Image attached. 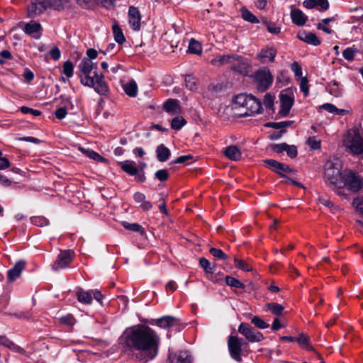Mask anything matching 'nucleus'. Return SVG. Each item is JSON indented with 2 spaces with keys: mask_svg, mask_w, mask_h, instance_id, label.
Here are the masks:
<instances>
[{
  "mask_svg": "<svg viewBox=\"0 0 363 363\" xmlns=\"http://www.w3.org/2000/svg\"><path fill=\"white\" fill-rule=\"evenodd\" d=\"M119 340L124 352L135 362L147 363L159 354L160 336L147 325L138 324L128 327Z\"/></svg>",
  "mask_w": 363,
  "mask_h": 363,
  "instance_id": "nucleus-1",
  "label": "nucleus"
},
{
  "mask_svg": "<svg viewBox=\"0 0 363 363\" xmlns=\"http://www.w3.org/2000/svg\"><path fill=\"white\" fill-rule=\"evenodd\" d=\"M233 109L240 117H247L262 113L260 100L251 94H240L233 100Z\"/></svg>",
  "mask_w": 363,
  "mask_h": 363,
  "instance_id": "nucleus-2",
  "label": "nucleus"
},
{
  "mask_svg": "<svg viewBox=\"0 0 363 363\" xmlns=\"http://www.w3.org/2000/svg\"><path fill=\"white\" fill-rule=\"evenodd\" d=\"M338 160H328L324 165V178L326 182L334 189L341 187L342 184L343 171Z\"/></svg>",
  "mask_w": 363,
  "mask_h": 363,
  "instance_id": "nucleus-3",
  "label": "nucleus"
},
{
  "mask_svg": "<svg viewBox=\"0 0 363 363\" xmlns=\"http://www.w3.org/2000/svg\"><path fill=\"white\" fill-rule=\"evenodd\" d=\"M228 348L230 357L238 362H241L242 357L247 356L250 351L247 342L236 335L228 337Z\"/></svg>",
  "mask_w": 363,
  "mask_h": 363,
  "instance_id": "nucleus-4",
  "label": "nucleus"
},
{
  "mask_svg": "<svg viewBox=\"0 0 363 363\" xmlns=\"http://www.w3.org/2000/svg\"><path fill=\"white\" fill-rule=\"evenodd\" d=\"M342 144L351 154L363 155V138L357 129L348 130L344 135Z\"/></svg>",
  "mask_w": 363,
  "mask_h": 363,
  "instance_id": "nucleus-5",
  "label": "nucleus"
},
{
  "mask_svg": "<svg viewBox=\"0 0 363 363\" xmlns=\"http://www.w3.org/2000/svg\"><path fill=\"white\" fill-rule=\"evenodd\" d=\"M354 193L359 191L363 186V179L357 173L351 169H345L343 171L342 184L337 190L338 195H344L342 189L344 187Z\"/></svg>",
  "mask_w": 363,
  "mask_h": 363,
  "instance_id": "nucleus-6",
  "label": "nucleus"
},
{
  "mask_svg": "<svg viewBox=\"0 0 363 363\" xmlns=\"http://www.w3.org/2000/svg\"><path fill=\"white\" fill-rule=\"evenodd\" d=\"M56 1L53 0H31L27 6V17L35 18L43 14L48 8H52L59 10L60 8L56 6Z\"/></svg>",
  "mask_w": 363,
  "mask_h": 363,
  "instance_id": "nucleus-7",
  "label": "nucleus"
},
{
  "mask_svg": "<svg viewBox=\"0 0 363 363\" xmlns=\"http://www.w3.org/2000/svg\"><path fill=\"white\" fill-rule=\"evenodd\" d=\"M252 77L257 89L261 92L268 89L273 82V76L268 68L259 69Z\"/></svg>",
  "mask_w": 363,
  "mask_h": 363,
  "instance_id": "nucleus-8",
  "label": "nucleus"
},
{
  "mask_svg": "<svg viewBox=\"0 0 363 363\" xmlns=\"http://www.w3.org/2000/svg\"><path fill=\"white\" fill-rule=\"evenodd\" d=\"M84 86L91 87L99 95L106 96L109 92V87L104 80V77L99 72H94V74L89 80H86Z\"/></svg>",
  "mask_w": 363,
  "mask_h": 363,
  "instance_id": "nucleus-9",
  "label": "nucleus"
},
{
  "mask_svg": "<svg viewBox=\"0 0 363 363\" xmlns=\"http://www.w3.org/2000/svg\"><path fill=\"white\" fill-rule=\"evenodd\" d=\"M121 169L130 176H135V180L139 183L146 181L145 172H139V169L133 160H125L120 163Z\"/></svg>",
  "mask_w": 363,
  "mask_h": 363,
  "instance_id": "nucleus-10",
  "label": "nucleus"
},
{
  "mask_svg": "<svg viewBox=\"0 0 363 363\" xmlns=\"http://www.w3.org/2000/svg\"><path fill=\"white\" fill-rule=\"evenodd\" d=\"M78 69L80 72V82L82 84L84 83L86 80H89L92 78L90 74L92 71L98 72V66L96 63L93 62L90 59H82L78 65Z\"/></svg>",
  "mask_w": 363,
  "mask_h": 363,
  "instance_id": "nucleus-11",
  "label": "nucleus"
},
{
  "mask_svg": "<svg viewBox=\"0 0 363 363\" xmlns=\"http://www.w3.org/2000/svg\"><path fill=\"white\" fill-rule=\"evenodd\" d=\"M238 332L250 342H260L264 339V336L260 332L255 330L246 323H242L239 325Z\"/></svg>",
  "mask_w": 363,
  "mask_h": 363,
  "instance_id": "nucleus-12",
  "label": "nucleus"
},
{
  "mask_svg": "<svg viewBox=\"0 0 363 363\" xmlns=\"http://www.w3.org/2000/svg\"><path fill=\"white\" fill-rule=\"evenodd\" d=\"M22 30L26 35L36 40L41 38L43 32L41 24L33 20L26 23Z\"/></svg>",
  "mask_w": 363,
  "mask_h": 363,
  "instance_id": "nucleus-13",
  "label": "nucleus"
},
{
  "mask_svg": "<svg viewBox=\"0 0 363 363\" xmlns=\"http://www.w3.org/2000/svg\"><path fill=\"white\" fill-rule=\"evenodd\" d=\"M72 253L69 250L60 251L55 262L52 264V269L57 271L66 268L72 262Z\"/></svg>",
  "mask_w": 363,
  "mask_h": 363,
  "instance_id": "nucleus-14",
  "label": "nucleus"
},
{
  "mask_svg": "<svg viewBox=\"0 0 363 363\" xmlns=\"http://www.w3.org/2000/svg\"><path fill=\"white\" fill-rule=\"evenodd\" d=\"M264 162L267 168L280 174L281 177H284V173L291 172V169L289 165L280 163L275 160L268 159L265 160Z\"/></svg>",
  "mask_w": 363,
  "mask_h": 363,
  "instance_id": "nucleus-15",
  "label": "nucleus"
},
{
  "mask_svg": "<svg viewBox=\"0 0 363 363\" xmlns=\"http://www.w3.org/2000/svg\"><path fill=\"white\" fill-rule=\"evenodd\" d=\"M280 99V110L279 113L285 117L289 115L291 108H292L294 99V97L287 94H281L279 96Z\"/></svg>",
  "mask_w": 363,
  "mask_h": 363,
  "instance_id": "nucleus-16",
  "label": "nucleus"
},
{
  "mask_svg": "<svg viewBox=\"0 0 363 363\" xmlns=\"http://www.w3.org/2000/svg\"><path fill=\"white\" fill-rule=\"evenodd\" d=\"M129 24L134 30H139L140 28L141 16L138 8L130 6L128 9Z\"/></svg>",
  "mask_w": 363,
  "mask_h": 363,
  "instance_id": "nucleus-17",
  "label": "nucleus"
},
{
  "mask_svg": "<svg viewBox=\"0 0 363 363\" xmlns=\"http://www.w3.org/2000/svg\"><path fill=\"white\" fill-rule=\"evenodd\" d=\"M303 6L308 9H315L320 12H323L329 9L328 0H305Z\"/></svg>",
  "mask_w": 363,
  "mask_h": 363,
  "instance_id": "nucleus-18",
  "label": "nucleus"
},
{
  "mask_svg": "<svg viewBox=\"0 0 363 363\" xmlns=\"http://www.w3.org/2000/svg\"><path fill=\"white\" fill-rule=\"evenodd\" d=\"M169 363H191L192 357L188 351H181L177 353H169L168 356Z\"/></svg>",
  "mask_w": 363,
  "mask_h": 363,
  "instance_id": "nucleus-19",
  "label": "nucleus"
},
{
  "mask_svg": "<svg viewBox=\"0 0 363 363\" xmlns=\"http://www.w3.org/2000/svg\"><path fill=\"white\" fill-rule=\"evenodd\" d=\"M297 36L301 41L314 46H318L321 43V41L318 39L317 35L311 32H306L305 30L299 31Z\"/></svg>",
  "mask_w": 363,
  "mask_h": 363,
  "instance_id": "nucleus-20",
  "label": "nucleus"
},
{
  "mask_svg": "<svg viewBox=\"0 0 363 363\" xmlns=\"http://www.w3.org/2000/svg\"><path fill=\"white\" fill-rule=\"evenodd\" d=\"M163 109L171 115L179 114L182 111L177 99H169L163 105Z\"/></svg>",
  "mask_w": 363,
  "mask_h": 363,
  "instance_id": "nucleus-21",
  "label": "nucleus"
},
{
  "mask_svg": "<svg viewBox=\"0 0 363 363\" xmlns=\"http://www.w3.org/2000/svg\"><path fill=\"white\" fill-rule=\"evenodd\" d=\"M290 15L293 23L298 26H303L308 18V16L298 9H291Z\"/></svg>",
  "mask_w": 363,
  "mask_h": 363,
  "instance_id": "nucleus-22",
  "label": "nucleus"
},
{
  "mask_svg": "<svg viewBox=\"0 0 363 363\" xmlns=\"http://www.w3.org/2000/svg\"><path fill=\"white\" fill-rule=\"evenodd\" d=\"M238 58L232 63L231 69L240 74H244L247 72L249 67L248 63L245 60L244 57L238 55Z\"/></svg>",
  "mask_w": 363,
  "mask_h": 363,
  "instance_id": "nucleus-23",
  "label": "nucleus"
},
{
  "mask_svg": "<svg viewBox=\"0 0 363 363\" xmlns=\"http://www.w3.org/2000/svg\"><path fill=\"white\" fill-rule=\"evenodd\" d=\"M26 263L24 261H18L15 265L8 271V279L10 281H13L20 277Z\"/></svg>",
  "mask_w": 363,
  "mask_h": 363,
  "instance_id": "nucleus-24",
  "label": "nucleus"
},
{
  "mask_svg": "<svg viewBox=\"0 0 363 363\" xmlns=\"http://www.w3.org/2000/svg\"><path fill=\"white\" fill-rule=\"evenodd\" d=\"M133 200L135 203H140V208L143 211H150L152 208L150 201L146 200V196L143 193L135 192L133 194Z\"/></svg>",
  "mask_w": 363,
  "mask_h": 363,
  "instance_id": "nucleus-25",
  "label": "nucleus"
},
{
  "mask_svg": "<svg viewBox=\"0 0 363 363\" xmlns=\"http://www.w3.org/2000/svg\"><path fill=\"white\" fill-rule=\"evenodd\" d=\"M238 58V55L235 54H231V55H221L218 57L217 58H214L211 60V64L213 65H232L233 61Z\"/></svg>",
  "mask_w": 363,
  "mask_h": 363,
  "instance_id": "nucleus-26",
  "label": "nucleus"
},
{
  "mask_svg": "<svg viewBox=\"0 0 363 363\" xmlns=\"http://www.w3.org/2000/svg\"><path fill=\"white\" fill-rule=\"evenodd\" d=\"M224 155L230 160L238 161L241 158V152L236 145H230L224 151Z\"/></svg>",
  "mask_w": 363,
  "mask_h": 363,
  "instance_id": "nucleus-27",
  "label": "nucleus"
},
{
  "mask_svg": "<svg viewBox=\"0 0 363 363\" xmlns=\"http://www.w3.org/2000/svg\"><path fill=\"white\" fill-rule=\"evenodd\" d=\"M156 153L157 160L162 162H166L171 155L169 149L163 144L157 146Z\"/></svg>",
  "mask_w": 363,
  "mask_h": 363,
  "instance_id": "nucleus-28",
  "label": "nucleus"
},
{
  "mask_svg": "<svg viewBox=\"0 0 363 363\" xmlns=\"http://www.w3.org/2000/svg\"><path fill=\"white\" fill-rule=\"evenodd\" d=\"M76 296L79 302L84 304H91L92 298L91 291H84L82 289H79L76 293Z\"/></svg>",
  "mask_w": 363,
  "mask_h": 363,
  "instance_id": "nucleus-29",
  "label": "nucleus"
},
{
  "mask_svg": "<svg viewBox=\"0 0 363 363\" xmlns=\"http://www.w3.org/2000/svg\"><path fill=\"white\" fill-rule=\"evenodd\" d=\"M125 93L130 97H135L138 94V85L135 80L132 79L123 86Z\"/></svg>",
  "mask_w": 363,
  "mask_h": 363,
  "instance_id": "nucleus-30",
  "label": "nucleus"
},
{
  "mask_svg": "<svg viewBox=\"0 0 363 363\" xmlns=\"http://www.w3.org/2000/svg\"><path fill=\"white\" fill-rule=\"evenodd\" d=\"M112 30L115 40L119 45H122L125 41V38L124 37L122 29L120 28L118 23L116 21L113 22L112 25Z\"/></svg>",
  "mask_w": 363,
  "mask_h": 363,
  "instance_id": "nucleus-31",
  "label": "nucleus"
},
{
  "mask_svg": "<svg viewBox=\"0 0 363 363\" xmlns=\"http://www.w3.org/2000/svg\"><path fill=\"white\" fill-rule=\"evenodd\" d=\"M276 55V49L273 47H271L261 50L259 53V57L261 59L267 58L270 62H274Z\"/></svg>",
  "mask_w": 363,
  "mask_h": 363,
  "instance_id": "nucleus-32",
  "label": "nucleus"
},
{
  "mask_svg": "<svg viewBox=\"0 0 363 363\" xmlns=\"http://www.w3.org/2000/svg\"><path fill=\"white\" fill-rule=\"evenodd\" d=\"M176 320L177 319L173 316H163L157 320V325L162 328H167L172 326Z\"/></svg>",
  "mask_w": 363,
  "mask_h": 363,
  "instance_id": "nucleus-33",
  "label": "nucleus"
},
{
  "mask_svg": "<svg viewBox=\"0 0 363 363\" xmlns=\"http://www.w3.org/2000/svg\"><path fill=\"white\" fill-rule=\"evenodd\" d=\"M329 93L335 97H340L342 96V89L340 84L337 81H332L328 86Z\"/></svg>",
  "mask_w": 363,
  "mask_h": 363,
  "instance_id": "nucleus-34",
  "label": "nucleus"
},
{
  "mask_svg": "<svg viewBox=\"0 0 363 363\" xmlns=\"http://www.w3.org/2000/svg\"><path fill=\"white\" fill-rule=\"evenodd\" d=\"M241 16L243 20L251 23H258L259 20L250 11L246 8L241 9Z\"/></svg>",
  "mask_w": 363,
  "mask_h": 363,
  "instance_id": "nucleus-35",
  "label": "nucleus"
},
{
  "mask_svg": "<svg viewBox=\"0 0 363 363\" xmlns=\"http://www.w3.org/2000/svg\"><path fill=\"white\" fill-rule=\"evenodd\" d=\"M79 150L84 155L87 156L88 157H89L91 159H93L95 161L101 162L104 160L102 156H101L99 154H98L96 152H95L92 150L86 149V148L82 147H80L79 148Z\"/></svg>",
  "mask_w": 363,
  "mask_h": 363,
  "instance_id": "nucleus-36",
  "label": "nucleus"
},
{
  "mask_svg": "<svg viewBox=\"0 0 363 363\" xmlns=\"http://www.w3.org/2000/svg\"><path fill=\"white\" fill-rule=\"evenodd\" d=\"M298 345L303 349L307 350H312L313 347L310 345V339L308 336L306 335L303 333L300 334L296 340Z\"/></svg>",
  "mask_w": 363,
  "mask_h": 363,
  "instance_id": "nucleus-37",
  "label": "nucleus"
},
{
  "mask_svg": "<svg viewBox=\"0 0 363 363\" xmlns=\"http://www.w3.org/2000/svg\"><path fill=\"white\" fill-rule=\"evenodd\" d=\"M358 52L359 50L353 45L352 47H348L345 49L342 52V56L347 61H353L355 55Z\"/></svg>",
  "mask_w": 363,
  "mask_h": 363,
  "instance_id": "nucleus-38",
  "label": "nucleus"
},
{
  "mask_svg": "<svg viewBox=\"0 0 363 363\" xmlns=\"http://www.w3.org/2000/svg\"><path fill=\"white\" fill-rule=\"evenodd\" d=\"M267 309L276 315H281L284 310V306L277 303H267L266 304Z\"/></svg>",
  "mask_w": 363,
  "mask_h": 363,
  "instance_id": "nucleus-39",
  "label": "nucleus"
},
{
  "mask_svg": "<svg viewBox=\"0 0 363 363\" xmlns=\"http://www.w3.org/2000/svg\"><path fill=\"white\" fill-rule=\"evenodd\" d=\"M225 280L226 284L230 287H234L236 289H244L245 288V286L244 284H242L240 280H238L233 277L225 276Z\"/></svg>",
  "mask_w": 363,
  "mask_h": 363,
  "instance_id": "nucleus-40",
  "label": "nucleus"
},
{
  "mask_svg": "<svg viewBox=\"0 0 363 363\" xmlns=\"http://www.w3.org/2000/svg\"><path fill=\"white\" fill-rule=\"evenodd\" d=\"M188 50L190 53L200 55L202 52L201 45L194 39H191L189 44Z\"/></svg>",
  "mask_w": 363,
  "mask_h": 363,
  "instance_id": "nucleus-41",
  "label": "nucleus"
},
{
  "mask_svg": "<svg viewBox=\"0 0 363 363\" xmlns=\"http://www.w3.org/2000/svg\"><path fill=\"white\" fill-rule=\"evenodd\" d=\"M234 264L238 269L244 272H250L252 270V267L249 263L238 257L234 258Z\"/></svg>",
  "mask_w": 363,
  "mask_h": 363,
  "instance_id": "nucleus-42",
  "label": "nucleus"
},
{
  "mask_svg": "<svg viewBox=\"0 0 363 363\" xmlns=\"http://www.w3.org/2000/svg\"><path fill=\"white\" fill-rule=\"evenodd\" d=\"M62 73L67 77L71 78L74 74V65L73 63L67 60L64 62L62 66Z\"/></svg>",
  "mask_w": 363,
  "mask_h": 363,
  "instance_id": "nucleus-43",
  "label": "nucleus"
},
{
  "mask_svg": "<svg viewBox=\"0 0 363 363\" xmlns=\"http://www.w3.org/2000/svg\"><path fill=\"white\" fill-rule=\"evenodd\" d=\"M122 224H123V226L127 230H129L133 232H138L141 235H143L144 233V228H143L142 225H140L138 223H130L123 221Z\"/></svg>",
  "mask_w": 363,
  "mask_h": 363,
  "instance_id": "nucleus-44",
  "label": "nucleus"
},
{
  "mask_svg": "<svg viewBox=\"0 0 363 363\" xmlns=\"http://www.w3.org/2000/svg\"><path fill=\"white\" fill-rule=\"evenodd\" d=\"M186 123V120L182 116L174 117L171 122V127L174 130L181 129Z\"/></svg>",
  "mask_w": 363,
  "mask_h": 363,
  "instance_id": "nucleus-45",
  "label": "nucleus"
},
{
  "mask_svg": "<svg viewBox=\"0 0 363 363\" xmlns=\"http://www.w3.org/2000/svg\"><path fill=\"white\" fill-rule=\"evenodd\" d=\"M185 83H186V87L191 91H194L197 89V80L192 75H186V76Z\"/></svg>",
  "mask_w": 363,
  "mask_h": 363,
  "instance_id": "nucleus-46",
  "label": "nucleus"
},
{
  "mask_svg": "<svg viewBox=\"0 0 363 363\" xmlns=\"http://www.w3.org/2000/svg\"><path fill=\"white\" fill-rule=\"evenodd\" d=\"M209 252L215 258L220 260H225L228 259V255L224 253L220 249L212 247L210 249Z\"/></svg>",
  "mask_w": 363,
  "mask_h": 363,
  "instance_id": "nucleus-47",
  "label": "nucleus"
},
{
  "mask_svg": "<svg viewBox=\"0 0 363 363\" xmlns=\"http://www.w3.org/2000/svg\"><path fill=\"white\" fill-rule=\"evenodd\" d=\"M31 223L37 226L43 227L48 225V220L43 216H35L30 218Z\"/></svg>",
  "mask_w": 363,
  "mask_h": 363,
  "instance_id": "nucleus-48",
  "label": "nucleus"
},
{
  "mask_svg": "<svg viewBox=\"0 0 363 363\" xmlns=\"http://www.w3.org/2000/svg\"><path fill=\"white\" fill-rule=\"evenodd\" d=\"M199 264L206 273L213 274V267L211 266L210 262L205 257L199 259Z\"/></svg>",
  "mask_w": 363,
  "mask_h": 363,
  "instance_id": "nucleus-49",
  "label": "nucleus"
},
{
  "mask_svg": "<svg viewBox=\"0 0 363 363\" xmlns=\"http://www.w3.org/2000/svg\"><path fill=\"white\" fill-rule=\"evenodd\" d=\"M251 323L254 324L255 327L259 329H265L269 327V324L265 323L262 318L257 315L254 316L251 319Z\"/></svg>",
  "mask_w": 363,
  "mask_h": 363,
  "instance_id": "nucleus-50",
  "label": "nucleus"
},
{
  "mask_svg": "<svg viewBox=\"0 0 363 363\" xmlns=\"http://www.w3.org/2000/svg\"><path fill=\"white\" fill-rule=\"evenodd\" d=\"M293 121H286L281 122H272L267 124V126L275 128V129H281L284 128L289 127L292 124Z\"/></svg>",
  "mask_w": 363,
  "mask_h": 363,
  "instance_id": "nucleus-51",
  "label": "nucleus"
},
{
  "mask_svg": "<svg viewBox=\"0 0 363 363\" xmlns=\"http://www.w3.org/2000/svg\"><path fill=\"white\" fill-rule=\"evenodd\" d=\"M168 171L165 169L157 170L155 173V178L160 182H165L169 178Z\"/></svg>",
  "mask_w": 363,
  "mask_h": 363,
  "instance_id": "nucleus-52",
  "label": "nucleus"
},
{
  "mask_svg": "<svg viewBox=\"0 0 363 363\" xmlns=\"http://www.w3.org/2000/svg\"><path fill=\"white\" fill-rule=\"evenodd\" d=\"M352 204L356 211L363 217V196L355 198Z\"/></svg>",
  "mask_w": 363,
  "mask_h": 363,
  "instance_id": "nucleus-53",
  "label": "nucleus"
},
{
  "mask_svg": "<svg viewBox=\"0 0 363 363\" xmlns=\"http://www.w3.org/2000/svg\"><path fill=\"white\" fill-rule=\"evenodd\" d=\"M307 144L312 150H318L320 148V140H317L315 137H309L307 140Z\"/></svg>",
  "mask_w": 363,
  "mask_h": 363,
  "instance_id": "nucleus-54",
  "label": "nucleus"
},
{
  "mask_svg": "<svg viewBox=\"0 0 363 363\" xmlns=\"http://www.w3.org/2000/svg\"><path fill=\"white\" fill-rule=\"evenodd\" d=\"M274 100V96L271 95L269 93L265 94V96L264 97L263 104L265 106L266 108L271 109L273 107Z\"/></svg>",
  "mask_w": 363,
  "mask_h": 363,
  "instance_id": "nucleus-55",
  "label": "nucleus"
},
{
  "mask_svg": "<svg viewBox=\"0 0 363 363\" xmlns=\"http://www.w3.org/2000/svg\"><path fill=\"white\" fill-rule=\"evenodd\" d=\"M61 323L66 325H73L74 323V318L72 315L67 314L60 318Z\"/></svg>",
  "mask_w": 363,
  "mask_h": 363,
  "instance_id": "nucleus-56",
  "label": "nucleus"
},
{
  "mask_svg": "<svg viewBox=\"0 0 363 363\" xmlns=\"http://www.w3.org/2000/svg\"><path fill=\"white\" fill-rule=\"evenodd\" d=\"M77 4L83 9H91L96 0H75Z\"/></svg>",
  "mask_w": 363,
  "mask_h": 363,
  "instance_id": "nucleus-57",
  "label": "nucleus"
},
{
  "mask_svg": "<svg viewBox=\"0 0 363 363\" xmlns=\"http://www.w3.org/2000/svg\"><path fill=\"white\" fill-rule=\"evenodd\" d=\"M95 4H100L107 9H111L115 6L114 0H96Z\"/></svg>",
  "mask_w": 363,
  "mask_h": 363,
  "instance_id": "nucleus-58",
  "label": "nucleus"
},
{
  "mask_svg": "<svg viewBox=\"0 0 363 363\" xmlns=\"http://www.w3.org/2000/svg\"><path fill=\"white\" fill-rule=\"evenodd\" d=\"M6 347H8L9 349L11 350L12 351H13L15 352H18V353H20V354H24L25 353V350L23 348H21L18 345H16V344H14L11 340H9V343L6 345Z\"/></svg>",
  "mask_w": 363,
  "mask_h": 363,
  "instance_id": "nucleus-59",
  "label": "nucleus"
},
{
  "mask_svg": "<svg viewBox=\"0 0 363 363\" xmlns=\"http://www.w3.org/2000/svg\"><path fill=\"white\" fill-rule=\"evenodd\" d=\"M267 30L272 34H278L281 31V28L277 26L275 23L270 22L269 23H267Z\"/></svg>",
  "mask_w": 363,
  "mask_h": 363,
  "instance_id": "nucleus-60",
  "label": "nucleus"
},
{
  "mask_svg": "<svg viewBox=\"0 0 363 363\" xmlns=\"http://www.w3.org/2000/svg\"><path fill=\"white\" fill-rule=\"evenodd\" d=\"M286 152L287 155L291 158H294L297 156V148L295 145H287V147L286 148Z\"/></svg>",
  "mask_w": 363,
  "mask_h": 363,
  "instance_id": "nucleus-61",
  "label": "nucleus"
},
{
  "mask_svg": "<svg viewBox=\"0 0 363 363\" xmlns=\"http://www.w3.org/2000/svg\"><path fill=\"white\" fill-rule=\"evenodd\" d=\"M291 69L294 72L295 76L300 77L302 75V68L297 62H294L291 64Z\"/></svg>",
  "mask_w": 363,
  "mask_h": 363,
  "instance_id": "nucleus-62",
  "label": "nucleus"
},
{
  "mask_svg": "<svg viewBox=\"0 0 363 363\" xmlns=\"http://www.w3.org/2000/svg\"><path fill=\"white\" fill-rule=\"evenodd\" d=\"M286 143H280V144H274L272 146V149L277 153H281L284 151H286V148L287 147Z\"/></svg>",
  "mask_w": 363,
  "mask_h": 363,
  "instance_id": "nucleus-63",
  "label": "nucleus"
},
{
  "mask_svg": "<svg viewBox=\"0 0 363 363\" xmlns=\"http://www.w3.org/2000/svg\"><path fill=\"white\" fill-rule=\"evenodd\" d=\"M50 56L53 60H58L61 57V52L60 49L55 47L50 51Z\"/></svg>",
  "mask_w": 363,
  "mask_h": 363,
  "instance_id": "nucleus-64",
  "label": "nucleus"
}]
</instances>
